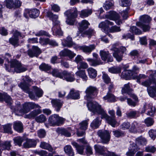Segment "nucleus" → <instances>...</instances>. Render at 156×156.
Segmentation results:
<instances>
[{
	"label": "nucleus",
	"instance_id": "1a4fd4ad",
	"mask_svg": "<svg viewBox=\"0 0 156 156\" xmlns=\"http://www.w3.org/2000/svg\"><path fill=\"white\" fill-rule=\"evenodd\" d=\"M97 133L102 143L107 144L109 142L110 139V134L108 131L101 130H99Z\"/></svg>",
	"mask_w": 156,
	"mask_h": 156
},
{
	"label": "nucleus",
	"instance_id": "ddd939ff",
	"mask_svg": "<svg viewBox=\"0 0 156 156\" xmlns=\"http://www.w3.org/2000/svg\"><path fill=\"white\" fill-rule=\"evenodd\" d=\"M13 36L9 39V42L10 44L12 45H16L19 41L18 37L21 36L20 33L16 30H13L12 31Z\"/></svg>",
	"mask_w": 156,
	"mask_h": 156
},
{
	"label": "nucleus",
	"instance_id": "864d4df0",
	"mask_svg": "<svg viewBox=\"0 0 156 156\" xmlns=\"http://www.w3.org/2000/svg\"><path fill=\"white\" fill-rule=\"evenodd\" d=\"M13 140L15 144L20 146L23 141L24 138L23 137L18 136L14 138Z\"/></svg>",
	"mask_w": 156,
	"mask_h": 156
},
{
	"label": "nucleus",
	"instance_id": "9b49d317",
	"mask_svg": "<svg viewBox=\"0 0 156 156\" xmlns=\"http://www.w3.org/2000/svg\"><path fill=\"white\" fill-rule=\"evenodd\" d=\"M113 24L114 23L108 20H105V21L100 23L99 27L102 29L103 31L107 33L109 30V26L113 25Z\"/></svg>",
	"mask_w": 156,
	"mask_h": 156
},
{
	"label": "nucleus",
	"instance_id": "412c9836",
	"mask_svg": "<svg viewBox=\"0 0 156 156\" xmlns=\"http://www.w3.org/2000/svg\"><path fill=\"white\" fill-rule=\"evenodd\" d=\"M4 101L8 104H11L12 99L10 96L7 93L5 92H0V101L3 102Z\"/></svg>",
	"mask_w": 156,
	"mask_h": 156
},
{
	"label": "nucleus",
	"instance_id": "dca6fc26",
	"mask_svg": "<svg viewBox=\"0 0 156 156\" xmlns=\"http://www.w3.org/2000/svg\"><path fill=\"white\" fill-rule=\"evenodd\" d=\"M62 79L68 82H72L75 80L74 75L66 71H64L62 72Z\"/></svg>",
	"mask_w": 156,
	"mask_h": 156
},
{
	"label": "nucleus",
	"instance_id": "13d9d810",
	"mask_svg": "<svg viewBox=\"0 0 156 156\" xmlns=\"http://www.w3.org/2000/svg\"><path fill=\"white\" fill-rule=\"evenodd\" d=\"M32 49L34 53L35 57H37L41 53V49L37 46H33L32 47Z\"/></svg>",
	"mask_w": 156,
	"mask_h": 156
},
{
	"label": "nucleus",
	"instance_id": "c85d7f7f",
	"mask_svg": "<svg viewBox=\"0 0 156 156\" xmlns=\"http://www.w3.org/2000/svg\"><path fill=\"white\" fill-rule=\"evenodd\" d=\"M47 16L50 18L51 20H52L53 25L59 24V22L58 20V16L53 14L52 12H47Z\"/></svg>",
	"mask_w": 156,
	"mask_h": 156
},
{
	"label": "nucleus",
	"instance_id": "bf43d9fd",
	"mask_svg": "<svg viewBox=\"0 0 156 156\" xmlns=\"http://www.w3.org/2000/svg\"><path fill=\"white\" fill-rule=\"evenodd\" d=\"M114 135L116 137H122L124 135V133L120 130H116L112 131Z\"/></svg>",
	"mask_w": 156,
	"mask_h": 156
},
{
	"label": "nucleus",
	"instance_id": "4c0bfd02",
	"mask_svg": "<svg viewBox=\"0 0 156 156\" xmlns=\"http://www.w3.org/2000/svg\"><path fill=\"white\" fill-rule=\"evenodd\" d=\"M40 147L43 149L47 150L50 152H52L53 150V148L49 144L45 142H41Z\"/></svg>",
	"mask_w": 156,
	"mask_h": 156
},
{
	"label": "nucleus",
	"instance_id": "c756f323",
	"mask_svg": "<svg viewBox=\"0 0 156 156\" xmlns=\"http://www.w3.org/2000/svg\"><path fill=\"white\" fill-rule=\"evenodd\" d=\"M95 48V46L94 44H91L89 46H84L80 47V49L83 52L86 53H90L91 52L94 50Z\"/></svg>",
	"mask_w": 156,
	"mask_h": 156
},
{
	"label": "nucleus",
	"instance_id": "7ed1b4c3",
	"mask_svg": "<svg viewBox=\"0 0 156 156\" xmlns=\"http://www.w3.org/2000/svg\"><path fill=\"white\" fill-rule=\"evenodd\" d=\"M41 107L37 104L33 102H26L22 105V108L18 106L15 109V110L19 111L22 114H25L29 112L30 110L36 108H40Z\"/></svg>",
	"mask_w": 156,
	"mask_h": 156
},
{
	"label": "nucleus",
	"instance_id": "cd10ccee",
	"mask_svg": "<svg viewBox=\"0 0 156 156\" xmlns=\"http://www.w3.org/2000/svg\"><path fill=\"white\" fill-rule=\"evenodd\" d=\"M13 128L15 130L19 133H21L23 130V125L20 121L14 122H13Z\"/></svg>",
	"mask_w": 156,
	"mask_h": 156
},
{
	"label": "nucleus",
	"instance_id": "7c9ffc66",
	"mask_svg": "<svg viewBox=\"0 0 156 156\" xmlns=\"http://www.w3.org/2000/svg\"><path fill=\"white\" fill-rule=\"evenodd\" d=\"M94 147L96 151L98 154L104 155L107 151V149L103 146L99 145H95Z\"/></svg>",
	"mask_w": 156,
	"mask_h": 156
},
{
	"label": "nucleus",
	"instance_id": "0eeeda50",
	"mask_svg": "<svg viewBox=\"0 0 156 156\" xmlns=\"http://www.w3.org/2000/svg\"><path fill=\"white\" fill-rule=\"evenodd\" d=\"M104 112L106 115H101V118L105 119L108 124L113 127H115L117 123V122L115 119V112L114 110H110L108 112V113L111 116V117L108 115L104 110Z\"/></svg>",
	"mask_w": 156,
	"mask_h": 156
},
{
	"label": "nucleus",
	"instance_id": "a18cd8bd",
	"mask_svg": "<svg viewBox=\"0 0 156 156\" xmlns=\"http://www.w3.org/2000/svg\"><path fill=\"white\" fill-rule=\"evenodd\" d=\"M89 77L91 78H94L97 76V71L94 69L90 68L87 69Z\"/></svg>",
	"mask_w": 156,
	"mask_h": 156
},
{
	"label": "nucleus",
	"instance_id": "4468645a",
	"mask_svg": "<svg viewBox=\"0 0 156 156\" xmlns=\"http://www.w3.org/2000/svg\"><path fill=\"white\" fill-rule=\"evenodd\" d=\"M133 90V89L130 87V83H128L124 85L122 88L121 91L122 94L127 93L131 96L133 97L135 100H136L137 99L136 96L132 94H130V92L132 91Z\"/></svg>",
	"mask_w": 156,
	"mask_h": 156
},
{
	"label": "nucleus",
	"instance_id": "0e129e2a",
	"mask_svg": "<svg viewBox=\"0 0 156 156\" xmlns=\"http://www.w3.org/2000/svg\"><path fill=\"white\" fill-rule=\"evenodd\" d=\"M136 114L137 112L136 111H131L126 113L127 117L131 118L136 117Z\"/></svg>",
	"mask_w": 156,
	"mask_h": 156
},
{
	"label": "nucleus",
	"instance_id": "a211bd4d",
	"mask_svg": "<svg viewBox=\"0 0 156 156\" xmlns=\"http://www.w3.org/2000/svg\"><path fill=\"white\" fill-rule=\"evenodd\" d=\"M51 103L53 107L55 108L57 112L59 111L63 104V101L58 99H52Z\"/></svg>",
	"mask_w": 156,
	"mask_h": 156
},
{
	"label": "nucleus",
	"instance_id": "338daca9",
	"mask_svg": "<svg viewBox=\"0 0 156 156\" xmlns=\"http://www.w3.org/2000/svg\"><path fill=\"white\" fill-rule=\"evenodd\" d=\"M113 3L108 1L106 2L103 5V7L106 10H107L110 9L113 6Z\"/></svg>",
	"mask_w": 156,
	"mask_h": 156
},
{
	"label": "nucleus",
	"instance_id": "2f4dec72",
	"mask_svg": "<svg viewBox=\"0 0 156 156\" xmlns=\"http://www.w3.org/2000/svg\"><path fill=\"white\" fill-rule=\"evenodd\" d=\"M52 30L54 35L62 36L63 32L62 31L59 24L53 25Z\"/></svg>",
	"mask_w": 156,
	"mask_h": 156
},
{
	"label": "nucleus",
	"instance_id": "f8f14e48",
	"mask_svg": "<svg viewBox=\"0 0 156 156\" xmlns=\"http://www.w3.org/2000/svg\"><path fill=\"white\" fill-rule=\"evenodd\" d=\"M106 17L110 20L115 21L116 23L118 25H120L122 23L120 19L119 15L115 12H111L110 15L106 16Z\"/></svg>",
	"mask_w": 156,
	"mask_h": 156
},
{
	"label": "nucleus",
	"instance_id": "6e6d98bb",
	"mask_svg": "<svg viewBox=\"0 0 156 156\" xmlns=\"http://www.w3.org/2000/svg\"><path fill=\"white\" fill-rule=\"evenodd\" d=\"M12 124L10 123H8L4 125L3 126L4 132L12 134Z\"/></svg>",
	"mask_w": 156,
	"mask_h": 156
},
{
	"label": "nucleus",
	"instance_id": "58836bf2",
	"mask_svg": "<svg viewBox=\"0 0 156 156\" xmlns=\"http://www.w3.org/2000/svg\"><path fill=\"white\" fill-rule=\"evenodd\" d=\"M71 144L76 148L77 151L79 154H83L84 148L83 146L78 145L76 142L74 141L72 142Z\"/></svg>",
	"mask_w": 156,
	"mask_h": 156
},
{
	"label": "nucleus",
	"instance_id": "9d476101",
	"mask_svg": "<svg viewBox=\"0 0 156 156\" xmlns=\"http://www.w3.org/2000/svg\"><path fill=\"white\" fill-rule=\"evenodd\" d=\"M99 54L103 61H107L108 62H112L113 61V58L108 51L101 50L100 51Z\"/></svg>",
	"mask_w": 156,
	"mask_h": 156
},
{
	"label": "nucleus",
	"instance_id": "423d86ee",
	"mask_svg": "<svg viewBox=\"0 0 156 156\" xmlns=\"http://www.w3.org/2000/svg\"><path fill=\"white\" fill-rule=\"evenodd\" d=\"M65 14L67 17L66 23L70 25H73L76 21L75 19L77 16V9L73 8L66 11Z\"/></svg>",
	"mask_w": 156,
	"mask_h": 156
},
{
	"label": "nucleus",
	"instance_id": "a19ab883",
	"mask_svg": "<svg viewBox=\"0 0 156 156\" xmlns=\"http://www.w3.org/2000/svg\"><path fill=\"white\" fill-rule=\"evenodd\" d=\"M133 72L130 70H125L121 74V77L127 79L133 75Z\"/></svg>",
	"mask_w": 156,
	"mask_h": 156
},
{
	"label": "nucleus",
	"instance_id": "f704fd0d",
	"mask_svg": "<svg viewBox=\"0 0 156 156\" xmlns=\"http://www.w3.org/2000/svg\"><path fill=\"white\" fill-rule=\"evenodd\" d=\"M36 145V142L34 140L27 139L26 142L23 144L24 147L29 148L34 147Z\"/></svg>",
	"mask_w": 156,
	"mask_h": 156
},
{
	"label": "nucleus",
	"instance_id": "20e7f679",
	"mask_svg": "<svg viewBox=\"0 0 156 156\" xmlns=\"http://www.w3.org/2000/svg\"><path fill=\"white\" fill-rule=\"evenodd\" d=\"M87 106L88 110L94 114L97 113L101 115H106L101 106L96 102L90 101L87 103Z\"/></svg>",
	"mask_w": 156,
	"mask_h": 156
},
{
	"label": "nucleus",
	"instance_id": "4d7b16f0",
	"mask_svg": "<svg viewBox=\"0 0 156 156\" xmlns=\"http://www.w3.org/2000/svg\"><path fill=\"white\" fill-rule=\"evenodd\" d=\"M109 71L112 73H118L121 72V68L119 67H113L108 69Z\"/></svg>",
	"mask_w": 156,
	"mask_h": 156
},
{
	"label": "nucleus",
	"instance_id": "8fccbe9b",
	"mask_svg": "<svg viewBox=\"0 0 156 156\" xmlns=\"http://www.w3.org/2000/svg\"><path fill=\"white\" fill-rule=\"evenodd\" d=\"M52 75L54 76L59 77L61 79L62 78V72L61 73L56 69H54L51 72Z\"/></svg>",
	"mask_w": 156,
	"mask_h": 156
},
{
	"label": "nucleus",
	"instance_id": "052dcab7",
	"mask_svg": "<svg viewBox=\"0 0 156 156\" xmlns=\"http://www.w3.org/2000/svg\"><path fill=\"white\" fill-rule=\"evenodd\" d=\"M35 120L38 122L42 123L44 122L46 119L44 115L42 114L36 118Z\"/></svg>",
	"mask_w": 156,
	"mask_h": 156
},
{
	"label": "nucleus",
	"instance_id": "aec40b11",
	"mask_svg": "<svg viewBox=\"0 0 156 156\" xmlns=\"http://www.w3.org/2000/svg\"><path fill=\"white\" fill-rule=\"evenodd\" d=\"M97 88L94 87L90 86L87 87L85 91L86 94V96L85 97V99L88 100V98L90 96L93 95V94L96 92Z\"/></svg>",
	"mask_w": 156,
	"mask_h": 156
},
{
	"label": "nucleus",
	"instance_id": "680f3d73",
	"mask_svg": "<svg viewBox=\"0 0 156 156\" xmlns=\"http://www.w3.org/2000/svg\"><path fill=\"white\" fill-rule=\"evenodd\" d=\"M102 78L104 82L106 83H108L110 82L111 79L107 74L104 72H102Z\"/></svg>",
	"mask_w": 156,
	"mask_h": 156
},
{
	"label": "nucleus",
	"instance_id": "f03ea898",
	"mask_svg": "<svg viewBox=\"0 0 156 156\" xmlns=\"http://www.w3.org/2000/svg\"><path fill=\"white\" fill-rule=\"evenodd\" d=\"M10 66L9 68V65L5 64V69L9 72H13V70L17 73H20L26 70L27 69L23 67L20 63L16 60H11L10 62Z\"/></svg>",
	"mask_w": 156,
	"mask_h": 156
},
{
	"label": "nucleus",
	"instance_id": "c03bdc74",
	"mask_svg": "<svg viewBox=\"0 0 156 156\" xmlns=\"http://www.w3.org/2000/svg\"><path fill=\"white\" fill-rule=\"evenodd\" d=\"M89 120V119H87L86 120L83 121L80 123L79 124V129L83 130H86L87 128L88 122Z\"/></svg>",
	"mask_w": 156,
	"mask_h": 156
},
{
	"label": "nucleus",
	"instance_id": "6ab92c4d",
	"mask_svg": "<svg viewBox=\"0 0 156 156\" xmlns=\"http://www.w3.org/2000/svg\"><path fill=\"white\" fill-rule=\"evenodd\" d=\"M153 83L154 85L147 88V91L149 95L152 98L156 95V80H154Z\"/></svg>",
	"mask_w": 156,
	"mask_h": 156
},
{
	"label": "nucleus",
	"instance_id": "e433bc0d",
	"mask_svg": "<svg viewBox=\"0 0 156 156\" xmlns=\"http://www.w3.org/2000/svg\"><path fill=\"white\" fill-rule=\"evenodd\" d=\"M64 151L65 153L69 156H74V153L71 146L70 145H67L64 148Z\"/></svg>",
	"mask_w": 156,
	"mask_h": 156
},
{
	"label": "nucleus",
	"instance_id": "37998d69",
	"mask_svg": "<svg viewBox=\"0 0 156 156\" xmlns=\"http://www.w3.org/2000/svg\"><path fill=\"white\" fill-rule=\"evenodd\" d=\"M92 13L91 10L84 9L81 11L80 16L82 18L87 17Z\"/></svg>",
	"mask_w": 156,
	"mask_h": 156
},
{
	"label": "nucleus",
	"instance_id": "72a5a7b5",
	"mask_svg": "<svg viewBox=\"0 0 156 156\" xmlns=\"http://www.w3.org/2000/svg\"><path fill=\"white\" fill-rule=\"evenodd\" d=\"M78 70H79L75 74L76 76L81 78L83 81H86L87 80L88 77L86 74L85 71L84 70L81 69Z\"/></svg>",
	"mask_w": 156,
	"mask_h": 156
},
{
	"label": "nucleus",
	"instance_id": "a878e982",
	"mask_svg": "<svg viewBox=\"0 0 156 156\" xmlns=\"http://www.w3.org/2000/svg\"><path fill=\"white\" fill-rule=\"evenodd\" d=\"M80 98V94L79 92L74 89L71 90L69 94L67 96V99L71 98L73 99H79Z\"/></svg>",
	"mask_w": 156,
	"mask_h": 156
},
{
	"label": "nucleus",
	"instance_id": "393cba45",
	"mask_svg": "<svg viewBox=\"0 0 156 156\" xmlns=\"http://www.w3.org/2000/svg\"><path fill=\"white\" fill-rule=\"evenodd\" d=\"M87 60L89 62L90 65L92 66H97L102 65L103 62L100 58L98 59H92L88 58Z\"/></svg>",
	"mask_w": 156,
	"mask_h": 156
},
{
	"label": "nucleus",
	"instance_id": "774afa93",
	"mask_svg": "<svg viewBox=\"0 0 156 156\" xmlns=\"http://www.w3.org/2000/svg\"><path fill=\"white\" fill-rule=\"evenodd\" d=\"M5 2L8 8H11L13 6L14 3L13 0H5Z\"/></svg>",
	"mask_w": 156,
	"mask_h": 156
},
{
	"label": "nucleus",
	"instance_id": "5fc2aeb1",
	"mask_svg": "<svg viewBox=\"0 0 156 156\" xmlns=\"http://www.w3.org/2000/svg\"><path fill=\"white\" fill-rule=\"evenodd\" d=\"M41 112V111L40 109L34 110L27 115L28 117L29 118H31L32 117H35Z\"/></svg>",
	"mask_w": 156,
	"mask_h": 156
},
{
	"label": "nucleus",
	"instance_id": "b1692460",
	"mask_svg": "<svg viewBox=\"0 0 156 156\" xmlns=\"http://www.w3.org/2000/svg\"><path fill=\"white\" fill-rule=\"evenodd\" d=\"M23 80V83H21L19 84L18 85L22 89V87L20 86V85L24 87L26 86H27L28 87V90H29V85L30 84H33L31 79L29 76H26Z\"/></svg>",
	"mask_w": 156,
	"mask_h": 156
},
{
	"label": "nucleus",
	"instance_id": "79ce46f5",
	"mask_svg": "<svg viewBox=\"0 0 156 156\" xmlns=\"http://www.w3.org/2000/svg\"><path fill=\"white\" fill-rule=\"evenodd\" d=\"M103 98L104 100H107L108 102L115 101V97L114 95L109 92Z\"/></svg>",
	"mask_w": 156,
	"mask_h": 156
},
{
	"label": "nucleus",
	"instance_id": "6e6552de",
	"mask_svg": "<svg viewBox=\"0 0 156 156\" xmlns=\"http://www.w3.org/2000/svg\"><path fill=\"white\" fill-rule=\"evenodd\" d=\"M64 121V119L57 114L51 115L49 118L48 121L51 126H59Z\"/></svg>",
	"mask_w": 156,
	"mask_h": 156
},
{
	"label": "nucleus",
	"instance_id": "49530a36",
	"mask_svg": "<svg viewBox=\"0 0 156 156\" xmlns=\"http://www.w3.org/2000/svg\"><path fill=\"white\" fill-rule=\"evenodd\" d=\"M147 141L146 140L142 137H140L136 139V144L137 146L138 145H144L146 144Z\"/></svg>",
	"mask_w": 156,
	"mask_h": 156
},
{
	"label": "nucleus",
	"instance_id": "de8ad7c7",
	"mask_svg": "<svg viewBox=\"0 0 156 156\" xmlns=\"http://www.w3.org/2000/svg\"><path fill=\"white\" fill-rule=\"evenodd\" d=\"M11 146L10 141H6L4 143H2L1 142V145L0 147H2L5 150H9Z\"/></svg>",
	"mask_w": 156,
	"mask_h": 156
},
{
	"label": "nucleus",
	"instance_id": "69168bd1",
	"mask_svg": "<svg viewBox=\"0 0 156 156\" xmlns=\"http://www.w3.org/2000/svg\"><path fill=\"white\" fill-rule=\"evenodd\" d=\"M144 122L147 126H149L153 124L154 121L151 118L148 117L145 120Z\"/></svg>",
	"mask_w": 156,
	"mask_h": 156
},
{
	"label": "nucleus",
	"instance_id": "f257e3e1",
	"mask_svg": "<svg viewBox=\"0 0 156 156\" xmlns=\"http://www.w3.org/2000/svg\"><path fill=\"white\" fill-rule=\"evenodd\" d=\"M22 89L25 92L28 93L29 98L31 99L34 101L37 100L38 98L42 96L43 92L40 88L35 86L33 87V90L30 89L28 90V87L26 86L25 87L20 85Z\"/></svg>",
	"mask_w": 156,
	"mask_h": 156
},
{
	"label": "nucleus",
	"instance_id": "f3484780",
	"mask_svg": "<svg viewBox=\"0 0 156 156\" xmlns=\"http://www.w3.org/2000/svg\"><path fill=\"white\" fill-rule=\"evenodd\" d=\"M140 149L135 144L130 145L129 151L126 153V154L128 156H134L136 152Z\"/></svg>",
	"mask_w": 156,
	"mask_h": 156
},
{
	"label": "nucleus",
	"instance_id": "e2e57ef3",
	"mask_svg": "<svg viewBox=\"0 0 156 156\" xmlns=\"http://www.w3.org/2000/svg\"><path fill=\"white\" fill-rule=\"evenodd\" d=\"M130 31L131 32L135 33L136 34H140L142 33L141 31L135 26H133L131 27Z\"/></svg>",
	"mask_w": 156,
	"mask_h": 156
},
{
	"label": "nucleus",
	"instance_id": "3c124183",
	"mask_svg": "<svg viewBox=\"0 0 156 156\" xmlns=\"http://www.w3.org/2000/svg\"><path fill=\"white\" fill-rule=\"evenodd\" d=\"M59 133L66 136L69 137L71 136L70 132L68 130L65 129H58Z\"/></svg>",
	"mask_w": 156,
	"mask_h": 156
},
{
	"label": "nucleus",
	"instance_id": "4be33fe9",
	"mask_svg": "<svg viewBox=\"0 0 156 156\" xmlns=\"http://www.w3.org/2000/svg\"><path fill=\"white\" fill-rule=\"evenodd\" d=\"M90 24L88 22L85 20H83L81 22L79 23V31L81 33H83V31L88 28Z\"/></svg>",
	"mask_w": 156,
	"mask_h": 156
},
{
	"label": "nucleus",
	"instance_id": "bb28decb",
	"mask_svg": "<svg viewBox=\"0 0 156 156\" xmlns=\"http://www.w3.org/2000/svg\"><path fill=\"white\" fill-rule=\"evenodd\" d=\"M60 55L62 56H68L71 59L73 58L76 55L75 54L66 49H65L61 51L60 53Z\"/></svg>",
	"mask_w": 156,
	"mask_h": 156
},
{
	"label": "nucleus",
	"instance_id": "603ef678",
	"mask_svg": "<svg viewBox=\"0 0 156 156\" xmlns=\"http://www.w3.org/2000/svg\"><path fill=\"white\" fill-rule=\"evenodd\" d=\"M39 69L42 71H47L51 69V66L48 64L42 63L39 66Z\"/></svg>",
	"mask_w": 156,
	"mask_h": 156
},
{
	"label": "nucleus",
	"instance_id": "39448f33",
	"mask_svg": "<svg viewBox=\"0 0 156 156\" xmlns=\"http://www.w3.org/2000/svg\"><path fill=\"white\" fill-rule=\"evenodd\" d=\"M151 20V18L148 15H144L141 16L140 18V21L136 23V25L142 28L143 31L146 32L149 31L150 27L148 24Z\"/></svg>",
	"mask_w": 156,
	"mask_h": 156
},
{
	"label": "nucleus",
	"instance_id": "09e8293b",
	"mask_svg": "<svg viewBox=\"0 0 156 156\" xmlns=\"http://www.w3.org/2000/svg\"><path fill=\"white\" fill-rule=\"evenodd\" d=\"M100 118L97 117L91 123L90 126L93 128H98L100 124V122L99 120Z\"/></svg>",
	"mask_w": 156,
	"mask_h": 156
},
{
	"label": "nucleus",
	"instance_id": "473e14b6",
	"mask_svg": "<svg viewBox=\"0 0 156 156\" xmlns=\"http://www.w3.org/2000/svg\"><path fill=\"white\" fill-rule=\"evenodd\" d=\"M26 12L28 13L30 17L32 18H35L39 15V11L37 9L31 10L27 9Z\"/></svg>",
	"mask_w": 156,
	"mask_h": 156
},
{
	"label": "nucleus",
	"instance_id": "2eb2a0df",
	"mask_svg": "<svg viewBox=\"0 0 156 156\" xmlns=\"http://www.w3.org/2000/svg\"><path fill=\"white\" fill-rule=\"evenodd\" d=\"M147 106L150 107V110L148 111L147 112V115L151 116H153L155 112V107L152 106V104L151 103H150L147 105L145 103L144 105L141 113H143L145 112L146 111L145 108H147Z\"/></svg>",
	"mask_w": 156,
	"mask_h": 156
},
{
	"label": "nucleus",
	"instance_id": "c9c22d12",
	"mask_svg": "<svg viewBox=\"0 0 156 156\" xmlns=\"http://www.w3.org/2000/svg\"><path fill=\"white\" fill-rule=\"evenodd\" d=\"M62 43L63 46L68 47H71L73 44L72 37L69 36L67 37L66 40H62Z\"/></svg>",
	"mask_w": 156,
	"mask_h": 156
},
{
	"label": "nucleus",
	"instance_id": "ea45409f",
	"mask_svg": "<svg viewBox=\"0 0 156 156\" xmlns=\"http://www.w3.org/2000/svg\"><path fill=\"white\" fill-rule=\"evenodd\" d=\"M154 80H156V79L152 78L150 76L149 79L142 82L141 84L144 86L147 87V88L151 85H154L153 81Z\"/></svg>",
	"mask_w": 156,
	"mask_h": 156
},
{
	"label": "nucleus",
	"instance_id": "5701e85b",
	"mask_svg": "<svg viewBox=\"0 0 156 156\" xmlns=\"http://www.w3.org/2000/svg\"><path fill=\"white\" fill-rule=\"evenodd\" d=\"M116 44L113 45L111 49L114 51L115 52L113 53V56L116 58V60L118 61H120L122 58V56L121 55H119V49L116 47Z\"/></svg>",
	"mask_w": 156,
	"mask_h": 156
}]
</instances>
